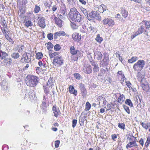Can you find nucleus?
I'll use <instances>...</instances> for the list:
<instances>
[{
	"mask_svg": "<svg viewBox=\"0 0 150 150\" xmlns=\"http://www.w3.org/2000/svg\"><path fill=\"white\" fill-rule=\"evenodd\" d=\"M104 25H108L110 26H112L115 24V22L112 19L110 18H105L102 21Z\"/></svg>",
	"mask_w": 150,
	"mask_h": 150,
	"instance_id": "423d86ee",
	"label": "nucleus"
},
{
	"mask_svg": "<svg viewBox=\"0 0 150 150\" xmlns=\"http://www.w3.org/2000/svg\"><path fill=\"white\" fill-rule=\"evenodd\" d=\"M139 59V58L137 57H132V58L129 59L128 62L129 63H133L137 61Z\"/></svg>",
	"mask_w": 150,
	"mask_h": 150,
	"instance_id": "aec40b11",
	"label": "nucleus"
},
{
	"mask_svg": "<svg viewBox=\"0 0 150 150\" xmlns=\"http://www.w3.org/2000/svg\"><path fill=\"white\" fill-rule=\"evenodd\" d=\"M142 23H140L141 27L142 29V31L143 32V33L145 34H146L148 35V32L145 29V26L144 25H142Z\"/></svg>",
	"mask_w": 150,
	"mask_h": 150,
	"instance_id": "e433bc0d",
	"label": "nucleus"
},
{
	"mask_svg": "<svg viewBox=\"0 0 150 150\" xmlns=\"http://www.w3.org/2000/svg\"><path fill=\"white\" fill-rule=\"evenodd\" d=\"M41 107L42 110L44 112L45 111L47 108V106L45 102H42V103L41 105Z\"/></svg>",
	"mask_w": 150,
	"mask_h": 150,
	"instance_id": "c85d7f7f",
	"label": "nucleus"
},
{
	"mask_svg": "<svg viewBox=\"0 0 150 150\" xmlns=\"http://www.w3.org/2000/svg\"><path fill=\"white\" fill-rule=\"evenodd\" d=\"M33 25V23L30 20H28L26 21L25 23V25L27 27L29 26H31Z\"/></svg>",
	"mask_w": 150,
	"mask_h": 150,
	"instance_id": "2f4dec72",
	"label": "nucleus"
},
{
	"mask_svg": "<svg viewBox=\"0 0 150 150\" xmlns=\"http://www.w3.org/2000/svg\"><path fill=\"white\" fill-rule=\"evenodd\" d=\"M49 54L51 58H52L54 57H56L55 56L58 54L57 52H55L53 53H52L50 51H49Z\"/></svg>",
	"mask_w": 150,
	"mask_h": 150,
	"instance_id": "ea45409f",
	"label": "nucleus"
},
{
	"mask_svg": "<svg viewBox=\"0 0 150 150\" xmlns=\"http://www.w3.org/2000/svg\"><path fill=\"white\" fill-rule=\"evenodd\" d=\"M53 47V45L51 42H49L47 43V48L49 50V51L50 50H51L50 49H51V48H52Z\"/></svg>",
	"mask_w": 150,
	"mask_h": 150,
	"instance_id": "4c0bfd02",
	"label": "nucleus"
},
{
	"mask_svg": "<svg viewBox=\"0 0 150 150\" xmlns=\"http://www.w3.org/2000/svg\"><path fill=\"white\" fill-rule=\"evenodd\" d=\"M57 16L58 17H55L54 18L55 22L57 25L59 27L61 28L62 26L63 21L60 18V17L58 16Z\"/></svg>",
	"mask_w": 150,
	"mask_h": 150,
	"instance_id": "9b49d317",
	"label": "nucleus"
},
{
	"mask_svg": "<svg viewBox=\"0 0 150 150\" xmlns=\"http://www.w3.org/2000/svg\"><path fill=\"white\" fill-rule=\"evenodd\" d=\"M126 83L127 86L130 88L131 86V83L129 81H126Z\"/></svg>",
	"mask_w": 150,
	"mask_h": 150,
	"instance_id": "13d9d810",
	"label": "nucleus"
},
{
	"mask_svg": "<svg viewBox=\"0 0 150 150\" xmlns=\"http://www.w3.org/2000/svg\"><path fill=\"white\" fill-rule=\"evenodd\" d=\"M85 120L86 116H85L81 115L80 116L79 118V122L81 126H83L84 125V122Z\"/></svg>",
	"mask_w": 150,
	"mask_h": 150,
	"instance_id": "a211bd4d",
	"label": "nucleus"
},
{
	"mask_svg": "<svg viewBox=\"0 0 150 150\" xmlns=\"http://www.w3.org/2000/svg\"><path fill=\"white\" fill-rule=\"evenodd\" d=\"M55 34L57 35L58 36H60L61 35L64 36L65 33L64 31H61L56 32Z\"/></svg>",
	"mask_w": 150,
	"mask_h": 150,
	"instance_id": "473e14b6",
	"label": "nucleus"
},
{
	"mask_svg": "<svg viewBox=\"0 0 150 150\" xmlns=\"http://www.w3.org/2000/svg\"><path fill=\"white\" fill-rule=\"evenodd\" d=\"M149 123V122H147L146 123L143 122H140L141 124L142 125V127L146 129H148Z\"/></svg>",
	"mask_w": 150,
	"mask_h": 150,
	"instance_id": "f704fd0d",
	"label": "nucleus"
},
{
	"mask_svg": "<svg viewBox=\"0 0 150 150\" xmlns=\"http://www.w3.org/2000/svg\"><path fill=\"white\" fill-rule=\"evenodd\" d=\"M7 40H8L9 42H11V43L12 44H13L14 41H13L12 39L11 38H10L9 37Z\"/></svg>",
	"mask_w": 150,
	"mask_h": 150,
	"instance_id": "052dcab7",
	"label": "nucleus"
},
{
	"mask_svg": "<svg viewBox=\"0 0 150 150\" xmlns=\"http://www.w3.org/2000/svg\"><path fill=\"white\" fill-rule=\"evenodd\" d=\"M57 9V7L56 6H54L52 8V10L53 11H55Z\"/></svg>",
	"mask_w": 150,
	"mask_h": 150,
	"instance_id": "e2e57ef3",
	"label": "nucleus"
},
{
	"mask_svg": "<svg viewBox=\"0 0 150 150\" xmlns=\"http://www.w3.org/2000/svg\"><path fill=\"white\" fill-rule=\"evenodd\" d=\"M123 108H124V110L126 111L128 114H129L130 113V111L129 108L128 106L125 105H124Z\"/></svg>",
	"mask_w": 150,
	"mask_h": 150,
	"instance_id": "a18cd8bd",
	"label": "nucleus"
},
{
	"mask_svg": "<svg viewBox=\"0 0 150 150\" xmlns=\"http://www.w3.org/2000/svg\"><path fill=\"white\" fill-rule=\"evenodd\" d=\"M81 36L79 33H75L72 35V38L75 41L78 42L81 39Z\"/></svg>",
	"mask_w": 150,
	"mask_h": 150,
	"instance_id": "4468645a",
	"label": "nucleus"
},
{
	"mask_svg": "<svg viewBox=\"0 0 150 150\" xmlns=\"http://www.w3.org/2000/svg\"><path fill=\"white\" fill-rule=\"evenodd\" d=\"M132 1L135 2L140 3L141 2V0H132Z\"/></svg>",
	"mask_w": 150,
	"mask_h": 150,
	"instance_id": "338daca9",
	"label": "nucleus"
},
{
	"mask_svg": "<svg viewBox=\"0 0 150 150\" xmlns=\"http://www.w3.org/2000/svg\"><path fill=\"white\" fill-rule=\"evenodd\" d=\"M77 120H73L72 122V127L74 128L76 125L77 122Z\"/></svg>",
	"mask_w": 150,
	"mask_h": 150,
	"instance_id": "09e8293b",
	"label": "nucleus"
},
{
	"mask_svg": "<svg viewBox=\"0 0 150 150\" xmlns=\"http://www.w3.org/2000/svg\"><path fill=\"white\" fill-rule=\"evenodd\" d=\"M54 49L56 51H58L61 49L60 45L59 44H57L54 46Z\"/></svg>",
	"mask_w": 150,
	"mask_h": 150,
	"instance_id": "37998d69",
	"label": "nucleus"
},
{
	"mask_svg": "<svg viewBox=\"0 0 150 150\" xmlns=\"http://www.w3.org/2000/svg\"><path fill=\"white\" fill-rule=\"evenodd\" d=\"M75 77L78 80H80L81 79V76L78 73H75L74 74Z\"/></svg>",
	"mask_w": 150,
	"mask_h": 150,
	"instance_id": "c03bdc74",
	"label": "nucleus"
},
{
	"mask_svg": "<svg viewBox=\"0 0 150 150\" xmlns=\"http://www.w3.org/2000/svg\"><path fill=\"white\" fill-rule=\"evenodd\" d=\"M117 136L115 134L112 135V138L113 141H115V139L117 138Z\"/></svg>",
	"mask_w": 150,
	"mask_h": 150,
	"instance_id": "6e6d98bb",
	"label": "nucleus"
},
{
	"mask_svg": "<svg viewBox=\"0 0 150 150\" xmlns=\"http://www.w3.org/2000/svg\"><path fill=\"white\" fill-rule=\"evenodd\" d=\"M95 39L96 41L99 43H100L103 40V38L100 37V35L99 34H98L97 35Z\"/></svg>",
	"mask_w": 150,
	"mask_h": 150,
	"instance_id": "bb28decb",
	"label": "nucleus"
},
{
	"mask_svg": "<svg viewBox=\"0 0 150 150\" xmlns=\"http://www.w3.org/2000/svg\"><path fill=\"white\" fill-rule=\"evenodd\" d=\"M66 12V8L65 7V5L63 4V7L61 9V14L58 15L57 16L60 17L61 18H62L63 17H64L67 15V13Z\"/></svg>",
	"mask_w": 150,
	"mask_h": 150,
	"instance_id": "9d476101",
	"label": "nucleus"
},
{
	"mask_svg": "<svg viewBox=\"0 0 150 150\" xmlns=\"http://www.w3.org/2000/svg\"><path fill=\"white\" fill-rule=\"evenodd\" d=\"M81 11L83 12V13L84 14V15L86 16L87 17V16H88V13L87 11V10L85 9L84 8H82L81 9Z\"/></svg>",
	"mask_w": 150,
	"mask_h": 150,
	"instance_id": "58836bf2",
	"label": "nucleus"
},
{
	"mask_svg": "<svg viewBox=\"0 0 150 150\" xmlns=\"http://www.w3.org/2000/svg\"><path fill=\"white\" fill-rule=\"evenodd\" d=\"M38 65L40 67H41L42 66V62L41 61H39L38 63Z\"/></svg>",
	"mask_w": 150,
	"mask_h": 150,
	"instance_id": "774afa93",
	"label": "nucleus"
},
{
	"mask_svg": "<svg viewBox=\"0 0 150 150\" xmlns=\"http://www.w3.org/2000/svg\"><path fill=\"white\" fill-rule=\"evenodd\" d=\"M81 91V92L83 96H84L86 95L87 93V91L84 87V85L82 84H80L79 85Z\"/></svg>",
	"mask_w": 150,
	"mask_h": 150,
	"instance_id": "dca6fc26",
	"label": "nucleus"
},
{
	"mask_svg": "<svg viewBox=\"0 0 150 150\" xmlns=\"http://www.w3.org/2000/svg\"><path fill=\"white\" fill-rule=\"evenodd\" d=\"M69 14L70 17L73 21L79 22L81 20V15L75 8L71 9Z\"/></svg>",
	"mask_w": 150,
	"mask_h": 150,
	"instance_id": "f257e3e1",
	"label": "nucleus"
},
{
	"mask_svg": "<svg viewBox=\"0 0 150 150\" xmlns=\"http://www.w3.org/2000/svg\"><path fill=\"white\" fill-rule=\"evenodd\" d=\"M91 104L89 102H87L86 104V108L85 110L86 111L89 110L91 108Z\"/></svg>",
	"mask_w": 150,
	"mask_h": 150,
	"instance_id": "c9c22d12",
	"label": "nucleus"
},
{
	"mask_svg": "<svg viewBox=\"0 0 150 150\" xmlns=\"http://www.w3.org/2000/svg\"><path fill=\"white\" fill-rule=\"evenodd\" d=\"M117 74H119L121 76V77H122V78L121 79L123 81H124L125 80V76L124 74L122 73V71H119L117 72Z\"/></svg>",
	"mask_w": 150,
	"mask_h": 150,
	"instance_id": "79ce46f5",
	"label": "nucleus"
},
{
	"mask_svg": "<svg viewBox=\"0 0 150 150\" xmlns=\"http://www.w3.org/2000/svg\"><path fill=\"white\" fill-rule=\"evenodd\" d=\"M72 28L73 29H77L78 28V26L74 24H72L71 25Z\"/></svg>",
	"mask_w": 150,
	"mask_h": 150,
	"instance_id": "5fc2aeb1",
	"label": "nucleus"
},
{
	"mask_svg": "<svg viewBox=\"0 0 150 150\" xmlns=\"http://www.w3.org/2000/svg\"><path fill=\"white\" fill-rule=\"evenodd\" d=\"M11 58H7L4 60V62L6 64L9 65L11 63Z\"/></svg>",
	"mask_w": 150,
	"mask_h": 150,
	"instance_id": "cd10ccee",
	"label": "nucleus"
},
{
	"mask_svg": "<svg viewBox=\"0 0 150 150\" xmlns=\"http://www.w3.org/2000/svg\"><path fill=\"white\" fill-rule=\"evenodd\" d=\"M60 141L59 140H57L55 142V146L56 148L58 147L59 145Z\"/></svg>",
	"mask_w": 150,
	"mask_h": 150,
	"instance_id": "3c124183",
	"label": "nucleus"
},
{
	"mask_svg": "<svg viewBox=\"0 0 150 150\" xmlns=\"http://www.w3.org/2000/svg\"><path fill=\"white\" fill-rule=\"evenodd\" d=\"M143 23H144L146 26V29L150 30V21H143Z\"/></svg>",
	"mask_w": 150,
	"mask_h": 150,
	"instance_id": "a878e982",
	"label": "nucleus"
},
{
	"mask_svg": "<svg viewBox=\"0 0 150 150\" xmlns=\"http://www.w3.org/2000/svg\"><path fill=\"white\" fill-rule=\"evenodd\" d=\"M126 104L130 106L131 107L133 106V104L130 100L127 99L125 101Z\"/></svg>",
	"mask_w": 150,
	"mask_h": 150,
	"instance_id": "72a5a7b5",
	"label": "nucleus"
},
{
	"mask_svg": "<svg viewBox=\"0 0 150 150\" xmlns=\"http://www.w3.org/2000/svg\"><path fill=\"white\" fill-rule=\"evenodd\" d=\"M7 55L8 54L6 52H3L1 50H0V59L2 60L7 56Z\"/></svg>",
	"mask_w": 150,
	"mask_h": 150,
	"instance_id": "412c9836",
	"label": "nucleus"
},
{
	"mask_svg": "<svg viewBox=\"0 0 150 150\" xmlns=\"http://www.w3.org/2000/svg\"><path fill=\"white\" fill-rule=\"evenodd\" d=\"M69 91L71 93L74 94L75 96L77 95V91L76 90H75L74 87H73L72 86H70L69 89Z\"/></svg>",
	"mask_w": 150,
	"mask_h": 150,
	"instance_id": "6ab92c4d",
	"label": "nucleus"
},
{
	"mask_svg": "<svg viewBox=\"0 0 150 150\" xmlns=\"http://www.w3.org/2000/svg\"><path fill=\"white\" fill-rule=\"evenodd\" d=\"M38 24L41 27L43 28H44L46 25L44 18L43 17L40 18L38 21Z\"/></svg>",
	"mask_w": 150,
	"mask_h": 150,
	"instance_id": "ddd939ff",
	"label": "nucleus"
},
{
	"mask_svg": "<svg viewBox=\"0 0 150 150\" xmlns=\"http://www.w3.org/2000/svg\"><path fill=\"white\" fill-rule=\"evenodd\" d=\"M70 52L71 54L74 55L77 54L78 51L77 50H75L74 46H71L70 48Z\"/></svg>",
	"mask_w": 150,
	"mask_h": 150,
	"instance_id": "4be33fe9",
	"label": "nucleus"
},
{
	"mask_svg": "<svg viewBox=\"0 0 150 150\" xmlns=\"http://www.w3.org/2000/svg\"><path fill=\"white\" fill-rule=\"evenodd\" d=\"M125 124L124 123H119L118 125V127L121 129L124 130L125 129Z\"/></svg>",
	"mask_w": 150,
	"mask_h": 150,
	"instance_id": "a19ab883",
	"label": "nucleus"
},
{
	"mask_svg": "<svg viewBox=\"0 0 150 150\" xmlns=\"http://www.w3.org/2000/svg\"><path fill=\"white\" fill-rule=\"evenodd\" d=\"M52 83H53L52 82V80L51 78H50L49 79L47 83V86H52Z\"/></svg>",
	"mask_w": 150,
	"mask_h": 150,
	"instance_id": "49530a36",
	"label": "nucleus"
},
{
	"mask_svg": "<svg viewBox=\"0 0 150 150\" xmlns=\"http://www.w3.org/2000/svg\"><path fill=\"white\" fill-rule=\"evenodd\" d=\"M83 70L84 73L87 74H90L92 71L91 67L89 64L85 65L83 67Z\"/></svg>",
	"mask_w": 150,
	"mask_h": 150,
	"instance_id": "1a4fd4ad",
	"label": "nucleus"
},
{
	"mask_svg": "<svg viewBox=\"0 0 150 150\" xmlns=\"http://www.w3.org/2000/svg\"><path fill=\"white\" fill-rule=\"evenodd\" d=\"M115 16L116 17L118 18L120 20H122V18L121 17L119 13L117 14Z\"/></svg>",
	"mask_w": 150,
	"mask_h": 150,
	"instance_id": "4d7b16f0",
	"label": "nucleus"
},
{
	"mask_svg": "<svg viewBox=\"0 0 150 150\" xmlns=\"http://www.w3.org/2000/svg\"><path fill=\"white\" fill-rule=\"evenodd\" d=\"M26 84L31 87H34L38 84L39 79L38 77L33 75H29L27 76Z\"/></svg>",
	"mask_w": 150,
	"mask_h": 150,
	"instance_id": "f03ea898",
	"label": "nucleus"
},
{
	"mask_svg": "<svg viewBox=\"0 0 150 150\" xmlns=\"http://www.w3.org/2000/svg\"><path fill=\"white\" fill-rule=\"evenodd\" d=\"M34 11L35 13H38L40 11V7L37 5H35Z\"/></svg>",
	"mask_w": 150,
	"mask_h": 150,
	"instance_id": "7c9ffc66",
	"label": "nucleus"
},
{
	"mask_svg": "<svg viewBox=\"0 0 150 150\" xmlns=\"http://www.w3.org/2000/svg\"><path fill=\"white\" fill-rule=\"evenodd\" d=\"M150 143V139L149 138H147L146 142L145 143V146L146 147L148 146L149 144Z\"/></svg>",
	"mask_w": 150,
	"mask_h": 150,
	"instance_id": "603ef678",
	"label": "nucleus"
},
{
	"mask_svg": "<svg viewBox=\"0 0 150 150\" xmlns=\"http://www.w3.org/2000/svg\"><path fill=\"white\" fill-rule=\"evenodd\" d=\"M30 57L31 55L29 54L24 53L21 58V61L23 62L28 63L31 60Z\"/></svg>",
	"mask_w": 150,
	"mask_h": 150,
	"instance_id": "0eeeda50",
	"label": "nucleus"
},
{
	"mask_svg": "<svg viewBox=\"0 0 150 150\" xmlns=\"http://www.w3.org/2000/svg\"><path fill=\"white\" fill-rule=\"evenodd\" d=\"M95 56L97 58L98 60H100L102 57V54L100 51H97L95 53Z\"/></svg>",
	"mask_w": 150,
	"mask_h": 150,
	"instance_id": "b1692460",
	"label": "nucleus"
},
{
	"mask_svg": "<svg viewBox=\"0 0 150 150\" xmlns=\"http://www.w3.org/2000/svg\"><path fill=\"white\" fill-rule=\"evenodd\" d=\"M129 143L126 145V148H128V147L131 148L132 147L137 146L135 139L134 137L131 138H129Z\"/></svg>",
	"mask_w": 150,
	"mask_h": 150,
	"instance_id": "6e6552de",
	"label": "nucleus"
},
{
	"mask_svg": "<svg viewBox=\"0 0 150 150\" xmlns=\"http://www.w3.org/2000/svg\"><path fill=\"white\" fill-rule=\"evenodd\" d=\"M47 37L48 39L50 40H52L53 39V35L52 33H49L47 34Z\"/></svg>",
	"mask_w": 150,
	"mask_h": 150,
	"instance_id": "de8ad7c7",
	"label": "nucleus"
},
{
	"mask_svg": "<svg viewBox=\"0 0 150 150\" xmlns=\"http://www.w3.org/2000/svg\"><path fill=\"white\" fill-rule=\"evenodd\" d=\"M125 99L124 96L122 94L120 95L118 98V102L120 103H122Z\"/></svg>",
	"mask_w": 150,
	"mask_h": 150,
	"instance_id": "393cba45",
	"label": "nucleus"
},
{
	"mask_svg": "<svg viewBox=\"0 0 150 150\" xmlns=\"http://www.w3.org/2000/svg\"><path fill=\"white\" fill-rule=\"evenodd\" d=\"M52 110L54 113V115L56 117L60 114L59 110L58 109H57L54 106H53L52 108Z\"/></svg>",
	"mask_w": 150,
	"mask_h": 150,
	"instance_id": "f3484780",
	"label": "nucleus"
},
{
	"mask_svg": "<svg viewBox=\"0 0 150 150\" xmlns=\"http://www.w3.org/2000/svg\"><path fill=\"white\" fill-rule=\"evenodd\" d=\"M145 64V62L144 60H139L134 64L133 66V69L135 71H140L144 67Z\"/></svg>",
	"mask_w": 150,
	"mask_h": 150,
	"instance_id": "7ed1b4c3",
	"label": "nucleus"
},
{
	"mask_svg": "<svg viewBox=\"0 0 150 150\" xmlns=\"http://www.w3.org/2000/svg\"><path fill=\"white\" fill-rule=\"evenodd\" d=\"M139 143L142 145L143 146L144 144V141L142 138L140 139L139 141Z\"/></svg>",
	"mask_w": 150,
	"mask_h": 150,
	"instance_id": "bf43d9fd",
	"label": "nucleus"
},
{
	"mask_svg": "<svg viewBox=\"0 0 150 150\" xmlns=\"http://www.w3.org/2000/svg\"><path fill=\"white\" fill-rule=\"evenodd\" d=\"M100 16H99L96 13L95 11H92L89 13L86 18L89 21L91 20L93 18H96L97 19H100Z\"/></svg>",
	"mask_w": 150,
	"mask_h": 150,
	"instance_id": "20e7f679",
	"label": "nucleus"
},
{
	"mask_svg": "<svg viewBox=\"0 0 150 150\" xmlns=\"http://www.w3.org/2000/svg\"><path fill=\"white\" fill-rule=\"evenodd\" d=\"M142 29L141 28V27L139 28L138 29V31L136 32L138 34V35L142 33H143V32L142 31Z\"/></svg>",
	"mask_w": 150,
	"mask_h": 150,
	"instance_id": "8fccbe9b",
	"label": "nucleus"
},
{
	"mask_svg": "<svg viewBox=\"0 0 150 150\" xmlns=\"http://www.w3.org/2000/svg\"><path fill=\"white\" fill-rule=\"evenodd\" d=\"M79 1L83 4L85 5L86 4V2L84 0H79Z\"/></svg>",
	"mask_w": 150,
	"mask_h": 150,
	"instance_id": "0e129e2a",
	"label": "nucleus"
},
{
	"mask_svg": "<svg viewBox=\"0 0 150 150\" xmlns=\"http://www.w3.org/2000/svg\"><path fill=\"white\" fill-rule=\"evenodd\" d=\"M138 35V34L136 32H134V33H133V35H132L131 36V38L132 39H133L136 36H137Z\"/></svg>",
	"mask_w": 150,
	"mask_h": 150,
	"instance_id": "864d4df0",
	"label": "nucleus"
},
{
	"mask_svg": "<svg viewBox=\"0 0 150 150\" xmlns=\"http://www.w3.org/2000/svg\"><path fill=\"white\" fill-rule=\"evenodd\" d=\"M53 62L54 63L59 65H62L63 63L62 59L59 56L55 57L54 59L53 60Z\"/></svg>",
	"mask_w": 150,
	"mask_h": 150,
	"instance_id": "f8f14e48",
	"label": "nucleus"
},
{
	"mask_svg": "<svg viewBox=\"0 0 150 150\" xmlns=\"http://www.w3.org/2000/svg\"><path fill=\"white\" fill-rule=\"evenodd\" d=\"M141 106H142L141 105L140 103H139V104H137V109L138 110H140V109L142 108H141Z\"/></svg>",
	"mask_w": 150,
	"mask_h": 150,
	"instance_id": "680f3d73",
	"label": "nucleus"
},
{
	"mask_svg": "<svg viewBox=\"0 0 150 150\" xmlns=\"http://www.w3.org/2000/svg\"><path fill=\"white\" fill-rule=\"evenodd\" d=\"M120 13L122 16L124 18H126L127 16L128 12L125 9V8L121 7L120 8Z\"/></svg>",
	"mask_w": 150,
	"mask_h": 150,
	"instance_id": "2eb2a0df",
	"label": "nucleus"
},
{
	"mask_svg": "<svg viewBox=\"0 0 150 150\" xmlns=\"http://www.w3.org/2000/svg\"><path fill=\"white\" fill-rule=\"evenodd\" d=\"M23 46H21V49H19L17 52H13L11 54V57L14 59H17L18 58L23 52Z\"/></svg>",
	"mask_w": 150,
	"mask_h": 150,
	"instance_id": "39448f33",
	"label": "nucleus"
},
{
	"mask_svg": "<svg viewBox=\"0 0 150 150\" xmlns=\"http://www.w3.org/2000/svg\"><path fill=\"white\" fill-rule=\"evenodd\" d=\"M44 92L45 93H48L49 92L48 89L47 88H46L44 87Z\"/></svg>",
	"mask_w": 150,
	"mask_h": 150,
	"instance_id": "69168bd1",
	"label": "nucleus"
},
{
	"mask_svg": "<svg viewBox=\"0 0 150 150\" xmlns=\"http://www.w3.org/2000/svg\"><path fill=\"white\" fill-rule=\"evenodd\" d=\"M35 57L37 59H39L42 57L43 54L42 52H38L36 54Z\"/></svg>",
	"mask_w": 150,
	"mask_h": 150,
	"instance_id": "c756f323",
	"label": "nucleus"
},
{
	"mask_svg": "<svg viewBox=\"0 0 150 150\" xmlns=\"http://www.w3.org/2000/svg\"><path fill=\"white\" fill-rule=\"evenodd\" d=\"M92 65L94 67L93 69L95 72H97L99 71V68L97 64L93 62L92 63Z\"/></svg>",
	"mask_w": 150,
	"mask_h": 150,
	"instance_id": "5701e85b",
	"label": "nucleus"
}]
</instances>
